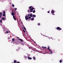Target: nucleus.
<instances>
[{
    "label": "nucleus",
    "mask_w": 63,
    "mask_h": 63,
    "mask_svg": "<svg viewBox=\"0 0 63 63\" xmlns=\"http://www.w3.org/2000/svg\"><path fill=\"white\" fill-rule=\"evenodd\" d=\"M32 17L35 18V17H36V15H33L32 16Z\"/></svg>",
    "instance_id": "obj_9"
},
{
    "label": "nucleus",
    "mask_w": 63,
    "mask_h": 63,
    "mask_svg": "<svg viewBox=\"0 0 63 63\" xmlns=\"http://www.w3.org/2000/svg\"><path fill=\"white\" fill-rule=\"evenodd\" d=\"M29 48H30V47H29Z\"/></svg>",
    "instance_id": "obj_43"
},
{
    "label": "nucleus",
    "mask_w": 63,
    "mask_h": 63,
    "mask_svg": "<svg viewBox=\"0 0 63 63\" xmlns=\"http://www.w3.org/2000/svg\"><path fill=\"white\" fill-rule=\"evenodd\" d=\"M2 16V13L0 12V18H1V16Z\"/></svg>",
    "instance_id": "obj_8"
},
{
    "label": "nucleus",
    "mask_w": 63,
    "mask_h": 63,
    "mask_svg": "<svg viewBox=\"0 0 63 63\" xmlns=\"http://www.w3.org/2000/svg\"><path fill=\"white\" fill-rule=\"evenodd\" d=\"M12 15L13 16V17L14 19L15 20H16V18H15V16L14 15H15V13H11Z\"/></svg>",
    "instance_id": "obj_2"
},
{
    "label": "nucleus",
    "mask_w": 63,
    "mask_h": 63,
    "mask_svg": "<svg viewBox=\"0 0 63 63\" xmlns=\"http://www.w3.org/2000/svg\"><path fill=\"white\" fill-rule=\"evenodd\" d=\"M16 10H17V8H15V11H16Z\"/></svg>",
    "instance_id": "obj_26"
},
{
    "label": "nucleus",
    "mask_w": 63,
    "mask_h": 63,
    "mask_svg": "<svg viewBox=\"0 0 63 63\" xmlns=\"http://www.w3.org/2000/svg\"><path fill=\"white\" fill-rule=\"evenodd\" d=\"M49 38V39H50V38Z\"/></svg>",
    "instance_id": "obj_42"
},
{
    "label": "nucleus",
    "mask_w": 63,
    "mask_h": 63,
    "mask_svg": "<svg viewBox=\"0 0 63 63\" xmlns=\"http://www.w3.org/2000/svg\"><path fill=\"white\" fill-rule=\"evenodd\" d=\"M17 62H16V60H14V63H16Z\"/></svg>",
    "instance_id": "obj_18"
},
{
    "label": "nucleus",
    "mask_w": 63,
    "mask_h": 63,
    "mask_svg": "<svg viewBox=\"0 0 63 63\" xmlns=\"http://www.w3.org/2000/svg\"><path fill=\"white\" fill-rule=\"evenodd\" d=\"M30 16L31 17H32V16H33V15L32 14H30Z\"/></svg>",
    "instance_id": "obj_12"
},
{
    "label": "nucleus",
    "mask_w": 63,
    "mask_h": 63,
    "mask_svg": "<svg viewBox=\"0 0 63 63\" xmlns=\"http://www.w3.org/2000/svg\"><path fill=\"white\" fill-rule=\"evenodd\" d=\"M23 30L24 32H25V31H24V30Z\"/></svg>",
    "instance_id": "obj_34"
},
{
    "label": "nucleus",
    "mask_w": 63,
    "mask_h": 63,
    "mask_svg": "<svg viewBox=\"0 0 63 63\" xmlns=\"http://www.w3.org/2000/svg\"><path fill=\"white\" fill-rule=\"evenodd\" d=\"M25 18L26 20L27 21L28 19H29V18H28V17L27 16H25Z\"/></svg>",
    "instance_id": "obj_4"
},
{
    "label": "nucleus",
    "mask_w": 63,
    "mask_h": 63,
    "mask_svg": "<svg viewBox=\"0 0 63 63\" xmlns=\"http://www.w3.org/2000/svg\"><path fill=\"white\" fill-rule=\"evenodd\" d=\"M12 13H13L14 12V11H13L12 12Z\"/></svg>",
    "instance_id": "obj_40"
},
{
    "label": "nucleus",
    "mask_w": 63,
    "mask_h": 63,
    "mask_svg": "<svg viewBox=\"0 0 63 63\" xmlns=\"http://www.w3.org/2000/svg\"><path fill=\"white\" fill-rule=\"evenodd\" d=\"M47 49H49L50 51H51V52L50 53V54L51 53V55H52V51H51V50H50L49 49V47H48L47 48Z\"/></svg>",
    "instance_id": "obj_3"
},
{
    "label": "nucleus",
    "mask_w": 63,
    "mask_h": 63,
    "mask_svg": "<svg viewBox=\"0 0 63 63\" xmlns=\"http://www.w3.org/2000/svg\"><path fill=\"white\" fill-rule=\"evenodd\" d=\"M2 16V13L0 12V18H1V16Z\"/></svg>",
    "instance_id": "obj_7"
},
{
    "label": "nucleus",
    "mask_w": 63,
    "mask_h": 63,
    "mask_svg": "<svg viewBox=\"0 0 63 63\" xmlns=\"http://www.w3.org/2000/svg\"><path fill=\"white\" fill-rule=\"evenodd\" d=\"M2 19L4 20H5V18L4 17H2Z\"/></svg>",
    "instance_id": "obj_16"
},
{
    "label": "nucleus",
    "mask_w": 63,
    "mask_h": 63,
    "mask_svg": "<svg viewBox=\"0 0 63 63\" xmlns=\"http://www.w3.org/2000/svg\"><path fill=\"white\" fill-rule=\"evenodd\" d=\"M24 28L25 30H26V29L25 28V27H24Z\"/></svg>",
    "instance_id": "obj_30"
},
{
    "label": "nucleus",
    "mask_w": 63,
    "mask_h": 63,
    "mask_svg": "<svg viewBox=\"0 0 63 63\" xmlns=\"http://www.w3.org/2000/svg\"><path fill=\"white\" fill-rule=\"evenodd\" d=\"M42 48H46V47H42Z\"/></svg>",
    "instance_id": "obj_17"
},
{
    "label": "nucleus",
    "mask_w": 63,
    "mask_h": 63,
    "mask_svg": "<svg viewBox=\"0 0 63 63\" xmlns=\"http://www.w3.org/2000/svg\"><path fill=\"white\" fill-rule=\"evenodd\" d=\"M12 41H15V40L14 39V38L12 39Z\"/></svg>",
    "instance_id": "obj_25"
},
{
    "label": "nucleus",
    "mask_w": 63,
    "mask_h": 63,
    "mask_svg": "<svg viewBox=\"0 0 63 63\" xmlns=\"http://www.w3.org/2000/svg\"><path fill=\"white\" fill-rule=\"evenodd\" d=\"M34 19V18H31V20H33Z\"/></svg>",
    "instance_id": "obj_19"
},
{
    "label": "nucleus",
    "mask_w": 63,
    "mask_h": 63,
    "mask_svg": "<svg viewBox=\"0 0 63 63\" xmlns=\"http://www.w3.org/2000/svg\"><path fill=\"white\" fill-rule=\"evenodd\" d=\"M29 9H30V12H32L33 10L34 9V7H33V6H31L29 7Z\"/></svg>",
    "instance_id": "obj_1"
},
{
    "label": "nucleus",
    "mask_w": 63,
    "mask_h": 63,
    "mask_svg": "<svg viewBox=\"0 0 63 63\" xmlns=\"http://www.w3.org/2000/svg\"><path fill=\"white\" fill-rule=\"evenodd\" d=\"M28 59H30V60H31V59H32V58H30V57H28Z\"/></svg>",
    "instance_id": "obj_10"
},
{
    "label": "nucleus",
    "mask_w": 63,
    "mask_h": 63,
    "mask_svg": "<svg viewBox=\"0 0 63 63\" xmlns=\"http://www.w3.org/2000/svg\"><path fill=\"white\" fill-rule=\"evenodd\" d=\"M24 56V57H25V58H26V57H26V56Z\"/></svg>",
    "instance_id": "obj_36"
},
{
    "label": "nucleus",
    "mask_w": 63,
    "mask_h": 63,
    "mask_svg": "<svg viewBox=\"0 0 63 63\" xmlns=\"http://www.w3.org/2000/svg\"><path fill=\"white\" fill-rule=\"evenodd\" d=\"M5 16V14H3V16Z\"/></svg>",
    "instance_id": "obj_29"
},
{
    "label": "nucleus",
    "mask_w": 63,
    "mask_h": 63,
    "mask_svg": "<svg viewBox=\"0 0 63 63\" xmlns=\"http://www.w3.org/2000/svg\"><path fill=\"white\" fill-rule=\"evenodd\" d=\"M35 10H34L33 11V13H35Z\"/></svg>",
    "instance_id": "obj_24"
},
{
    "label": "nucleus",
    "mask_w": 63,
    "mask_h": 63,
    "mask_svg": "<svg viewBox=\"0 0 63 63\" xmlns=\"http://www.w3.org/2000/svg\"><path fill=\"white\" fill-rule=\"evenodd\" d=\"M0 22L1 23H2V19H1L0 20Z\"/></svg>",
    "instance_id": "obj_32"
},
{
    "label": "nucleus",
    "mask_w": 63,
    "mask_h": 63,
    "mask_svg": "<svg viewBox=\"0 0 63 63\" xmlns=\"http://www.w3.org/2000/svg\"><path fill=\"white\" fill-rule=\"evenodd\" d=\"M47 12L48 13H49V11H48Z\"/></svg>",
    "instance_id": "obj_38"
},
{
    "label": "nucleus",
    "mask_w": 63,
    "mask_h": 63,
    "mask_svg": "<svg viewBox=\"0 0 63 63\" xmlns=\"http://www.w3.org/2000/svg\"><path fill=\"white\" fill-rule=\"evenodd\" d=\"M3 14H5V12L4 11V12H3Z\"/></svg>",
    "instance_id": "obj_28"
},
{
    "label": "nucleus",
    "mask_w": 63,
    "mask_h": 63,
    "mask_svg": "<svg viewBox=\"0 0 63 63\" xmlns=\"http://www.w3.org/2000/svg\"><path fill=\"white\" fill-rule=\"evenodd\" d=\"M52 15H53V16H54V15H55V14H53H53H52Z\"/></svg>",
    "instance_id": "obj_35"
},
{
    "label": "nucleus",
    "mask_w": 63,
    "mask_h": 63,
    "mask_svg": "<svg viewBox=\"0 0 63 63\" xmlns=\"http://www.w3.org/2000/svg\"><path fill=\"white\" fill-rule=\"evenodd\" d=\"M29 19H30V18H31V17L29 16Z\"/></svg>",
    "instance_id": "obj_31"
},
{
    "label": "nucleus",
    "mask_w": 63,
    "mask_h": 63,
    "mask_svg": "<svg viewBox=\"0 0 63 63\" xmlns=\"http://www.w3.org/2000/svg\"><path fill=\"white\" fill-rule=\"evenodd\" d=\"M57 30H61V28L59 27H57Z\"/></svg>",
    "instance_id": "obj_5"
},
{
    "label": "nucleus",
    "mask_w": 63,
    "mask_h": 63,
    "mask_svg": "<svg viewBox=\"0 0 63 63\" xmlns=\"http://www.w3.org/2000/svg\"><path fill=\"white\" fill-rule=\"evenodd\" d=\"M22 45H24V43H22Z\"/></svg>",
    "instance_id": "obj_37"
},
{
    "label": "nucleus",
    "mask_w": 63,
    "mask_h": 63,
    "mask_svg": "<svg viewBox=\"0 0 63 63\" xmlns=\"http://www.w3.org/2000/svg\"><path fill=\"white\" fill-rule=\"evenodd\" d=\"M12 6L13 7H15V5H14V4H12Z\"/></svg>",
    "instance_id": "obj_20"
},
{
    "label": "nucleus",
    "mask_w": 63,
    "mask_h": 63,
    "mask_svg": "<svg viewBox=\"0 0 63 63\" xmlns=\"http://www.w3.org/2000/svg\"><path fill=\"white\" fill-rule=\"evenodd\" d=\"M17 63H20V62H17Z\"/></svg>",
    "instance_id": "obj_39"
},
{
    "label": "nucleus",
    "mask_w": 63,
    "mask_h": 63,
    "mask_svg": "<svg viewBox=\"0 0 63 63\" xmlns=\"http://www.w3.org/2000/svg\"><path fill=\"white\" fill-rule=\"evenodd\" d=\"M41 35H42V34H41Z\"/></svg>",
    "instance_id": "obj_44"
},
{
    "label": "nucleus",
    "mask_w": 63,
    "mask_h": 63,
    "mask_svg": "<svg viewBox=\"0 0 63 63\" xmlns=\"http://www.w3.org/2000/svg\"><path fill=\"white\" fill-rule=\"evenodd\" d=\"M51 13L52 14H54V10H52L51 11Z\"/></svg>",
    "instance_id": "obj_6"
},
{
    "label": "nucleus",
    "mask_w": 63,
    "mask_h": 63,
    "mask_svg": "<svg viewBox=\"0 0 63 63\" xmlns=\"http://www.w3.org/2000/svg\"><path fill=\"white\" fill-rule=\"evenodd\" d=\"M62 61L61 60H60V63H62Z\"/></svg>",
    "instance_id": "obj_23"
},
{
    "label": "nucleus",
    "mask_w": 63,
    "mask_h": 63,
    "mask_svg": "<svg viewBox=\"0 0 63 63\" xmlns=\"http://www.w3.org/2000/svg\"><path fill=\"white\" fill-rule=\"evenodd\" d=\"M37 25H38V26H40V25H41V24L40 23H38L37 24Z\"/></svg>",
    "instance_id": "obj_13"
},
{
    "label": "nucleus",
    "mask_w": 63,
    "mask_h": 63,
    "mask_svg": "<svg viewBox=\"0 0 63 63\" xmlns=\"http://www.w3.org/2000/svg\"><path fill=\"white\" fill-rule=\"evenodd\" d=\"M32 58H33V60H36V58L34 57H33Z\"/></svg>",
    "instance_id": "obj_11"
},
{
    "label": "nucleus",
    "mask_w": 63,
    "mask_h": 63,
    "mask_svg": "<svg viewBox=\"0 0 63 63\" xmlns=\"http://www.w3.org/2000/svg\"><path fill=\"white\" fill-rule=\"evenodd\" d=\"M19 40H20V41L21 42H23V40L22 39H19Z\"/></svg>",
    "instance_id": "obj_15"
},
{
    "label": "nucleus",
    "mask_w": 63,
    "mask_h": 63,
    "mask_svg": "<svg viewBox=\"0 0 63 63\" xmlns=\"http://www.w3.org/2000/svg\"><path fill=\"white\" fill-rule=\"evenodd\" d=\"M28 13H30V10L29 9H28Z\"/></svg>",
    "instance_id": "obj_14"
},
{
    "label": "nucleus",
    "mask_w": 63,
    "mask_h": 63,
    "mask_svg": "<svg viewBox=\"0 0 63 63\" xmlns=\"http://www.w3.org/2000/svg\"><path fill=\"white\" fill-rule=\"evenodd\" d=\"M30 14H28V16L29 17L30 16Z\"/></svg>",
    "instance_id": "obj_27"
},
{
    "label": "nucleus",
    "mask_w": 63,
    "mask_h": 63,
    "mask_svg": "<svg viewBox=\"0 0 63 63\" xmlns=\"http://www.w3.org/2000/svg\"><path fill=\"white\" fill-rule=\"evenodd\" d=\"M43 36H45V37H47V36L45 35H43Z\"/></svg>",
    "instance_id": "obj_33"
},
{
    "label": "nucleus",
    "mask_w": 63,
    "mask_h": 63,
    "mask_svg": "<svg viewBox=\"0 0 63 63\" xmlns=\"http://www.w3.org/2000/svg\"><path fill=\"white\" fill-rule=\"evenodd\" d=\"M51 39H52V37H51Z\"/></svg>",
    "instance_id": "obj_41"
},
{
    "label": "nucleus",
    "mask_w": 63,
    "mask_h": 63,
    "mask_svg": "<svg viewBox=\"0 0 63 63\" xmlns=\"http://www.w3.org/2000/svg\"><path fill=\"white\" fill-rule=\"evenodd\" d=\"M5 31V32H6V33H8V31Z\"/></svg>",
    "instance_id": "obj_21"
},
{
    "label": "nucleus",
    "mask_w": 63,
    "mask_h": 63,
    "mask_svg": "<svg viewBox=\"0 0 63 63\" xmlns=\"http://www.w3.org/2000/svg\"><path fill=\"white\" fill-rule=\"evenodd\" d=\"M16 50L17 51H18L19 50V48L17 49Z\"/></svg>",
    "instance_id": "obj_22"
}]
</instances>
